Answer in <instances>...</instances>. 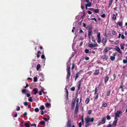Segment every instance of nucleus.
I'll return each instance as SVG.
<instances>
[{
	"instance_id": "f257e3e1",
	"label": "nucleus",
	"mask_w": 127,
	"mask_h": 127,
	"mask_svg": "<svg viewBox=\"0 0 127 127\" xmlns=\"http://www.w3.org/2000/svg\"><path fill=\"white\" fill-rule=\"evenodd\" d=\"M76 99L77 103L76 104V106L74 110V113L76 114H77L78 112L79 105L78 103L79 101V98H77Z\"/></svg>"
},
{
	"instance_id": "f03ea898",
	"label": "nucleus",
	"mask_w": 127,
	"mask_h": 127,
	"mask_svg": "<svg viewBox=\"0 0 127 127\" xmlns=\"http://www.w3.org/2000/svg\"><path fill=\"white\" fill-rule=\"evenodd\" d=\"M67 74L66 76V79H68V80H69V78L71 76V72H70V67L69 66L68 67L67 66Z\"/></svg>"
},
{
	"instance_id": "7ed1b4c3",
	"label": "nucleus",
	"mask_w": 127,
	"mask_h": 127,
	"mask_svg": "<svg viewBox=\"0 0 127 127\" xmlns=\"http://www.w3.org/2000/svg\"><path fill=\"white\" fill-rule=\"evenodd\" d=\"M122 111H118L116 113H115V117L114 119H117L118 120V118H119L120 116V115L122 113Z\"/></svg>"
},
{
	"instance_id": "20e7f679",
	"label": "nucleus",
	"mask_w": 127,
	"mask_h": 127,
	"mask_svg": "<svg viewBox=\"0 0 127 127\" xmlns=\"http://www.w3.org/2000/svg\"><path fill=\"white\" fill-rule=\"evenodd\" d=\"M77 95H76L75 97L73 99L71 102V108L72 110H73L74 108L75 103V100L77 97Z\"/></svg>"
},
{
	"instance_id": "39448f33",
	"label": "nucleus",
	"mask_w": 127,
	"mask_h": 127,
	"mask_svg": "<svg viewBox=\"0 0 127 127\" xmlns=\"http://www.w3.org/2000/svg\"><path fill=\"white\" fill-rule=\"evenodd\" d=\"M85 119L87 122H92L94 121V119L93 117L90 118L88 117L87 118H85Z\"/></svg>"
},
{
	"instance_id": "423d86ee",
	"label": "nucleus",
	"mask_w": 127,
	"mask_h": 127,
	"mask_svg": "<svg viewBox=\"0 0 127 127\" xmlns=\"http://www.w3.org/2000/svg\"><path fill=\"white\" fill-rule=\"evenodd\" d=\"M97 46H98V45L96 42H95V43L94 44L92 43L88 45V47L89 48Z\"/></svg>"
},
{
	"instance_id": "0eeeda50",
	"label": "nucleus",
	"mask_w": 127,
	"mask_h": 127,
	"mask_svg": "<svg viewBox=\"0 0 127 127\" xmlns=\"http://www.w3.org/2000/svg\"><path fill=\"white\" fill-rule=\"evenodd\" d=\"M107 41V39L106 37H104L103 38L102 40V42L104 46H105Z\"/></svg>"
},
{
	"instance_id": "6e6552de",
	"label": "nucleus",
	"mask_w": 127,
	"mask_h": 127,
	"mask_svg": "<svg viewBox=\"0 0 127 127\" xmlns=\"http://www.w3.org/2000/svg\"><path fill=\"white\" fill-rule=\"evenodd\" d=\"M112 48L110 47H105L103 51V53L105 54L107 53L108 51L109 50L111 49Z\"/></svg>"
},
{
	"instance_id": "1a4fd4ad",
	"label": "nucleus",
	"mask_w": 127,
	"mask_h": 127,
	"mask_svg": "<svg viewBox=\"0 0 127 127\" xmlns=\"http://www.w3.org/2000/svg\"><path fill=\"white\" fill-rule=\"evenodd\" d=\"M99 69H96L93 73L94 75H99Z\"/></svg>"
},
{
	"instance_id": "9d476101",
	"label": "nucleus",
	"mask_w": 127,
	"mask_h": 127,
	"mask_svg": "<svg viewBox=\"0 0 127 127\" xmlns=\"http://www.w3.org/2000/svg\"><path fill=\"white\" fill-rule=\"evenodd\" d=\"M118 120L117 119L115 120L113 122L112 125L113 127H116L117 125Z\"/></svg>"
},
{
	"instance_id": "9b49d317",
	"label": "nucleus",
	"mask_w": 127,
	"mask_h": 127,
	"mask_svg": "<svg viewBox=\"0 0 127 127\" xmlns=\"http://www.w3.org/2000/svg\"><path fill=\"white\" fill-rule=\"evenodd\" d=\"M71 123L70 120L69 119H68L66 124L67 127L71 126Z\"/></svg>"
},
{
	"instance_id": "f8f14e48",
	"label": "nucleus",
	"mask_w": 127,
	"mask_h": 127,
	"mask_svg": "<svg viewBox=\"0 0 127 127\" xmlns=\"http://www.w3.org/2000/svg\"><path fill=\"white\" fill-rule=\"evenodd\" d=\"M108 57L106 54H104L102 57V58L104 60H107L108 59Z\"/></svg>"
},
{
	"instance_id": "ddd939ff",
	"label": "nucleus",
	"mask_w": 127,
	"mask_h": 127,
	"mask_svg": "<svg viewBox=\"0 0 127 127\" xmlns=\"http://www.w3.org/2000/svg\"><path fill=\"white\" fill-rule=\"evenodd\" d=\"M92 29L91 28H89L88 30V34L92 35Z\"/></svg>"
},
{
	"instance_id": "4468645a",
	"label": "nucleus",
	"mask_w": 127,
	"mask_h": 127,
	"mask_svg": "<svg viewBox=\"0 0 127 127\" xmlns=\"http://www.w3.org/2000/svg\"><path fill=\"white\" fill-rule=\"evenodd\" d=\"M82 81L80 80L78 82V90H79L80 89L81 86V83Z\"/></svg>"
},
{
	"instance_id": "2eb2a0df",
	"label": "nucleus",
	"mask_w": 127,
	"mask_h": 127,
	"mask_svg": "<svg viewBox=\"0 0 127 127\" xmlns=\"http://www.w3.org/2000/svg\"><path fill=\"white\" fill-rule=\"evenodd\" d=\"M80 74L79 72H77L75 74V81L79 77V75Z\"/></svg>"
},
{
	"instance_id": "dca6fc26",
	"label": "nucleus",
	"mask_w": 127,
	"mask_h": 127,
	"mask_svg": "<svg viewBox=\"0 0 127 127\" xmlns=\"http://www.w3.org/2000/svg\"><path fill=\"white\" fill-rule=\"evenodd\" d=\"M65 90H66V98L67 100H68V92L67 89L66 88H65Z\"/></svg>"
},
{
	"instance_id": "f3484780",
	"label": "nucleus",
	"mask_w": 127,
	"mask_h": 127,
	"mask_svg": "<svg viewBox=\"0 0 127 127\" xmlns=\"http://www.w3.org/2000/svg\"><path fill=\"white\" fill-rule=\"evenodd\" d=\"M116 50L119 53L121 54H122V52L121 51L119 47H117L116 48Z\"/></svg>"
},
{
	"instance_id": "a211bd4d",
	"label": "nucleus",
	"mask_w": 127,
	"mask_h": 127,
	"mask_svg": "<svg viewBox=\"0 0 127 127\" xmlns=\"http://www.w3.org/2000/svg\"><path fill=\"white\" fill-rule=\"evenodd\" d=\"M125 86H123V84H122L121 86L120 87V88L121 89V90L122 92H124V89H125Z\"/></svg>"
},
{
	"instance_id": "6ab92c4d",
	"label": "nucleus",
	"mask_w": 127,
	"mask_h": 127,
	"mask_svg": "<svg viewBox=\"0 0 127 127\" xmlns=\"http://www.w3.org/2000/svg\"><path fill=\"white\" fill-rule=\"evenodd\" d=\"M117 24L119 26L121 27L123 25V21H119L117 23Z\"/></svg>"
},
{
	"instance_id": "aec40b11",
	"label": "nucleus",
	"mask_w": 127,
	"mask_h": 127,
	"mask_svg": "<svg viewBox=\"0 0 127 127\" xmlns=\"http://www.w3.org/2000/svg\"><path fill=\"white\" fill-rule=\"evenodd\" d=\"M105 122H106L105 118L104 117H103L102 119L101 122L102 124H104L105 123Z\"/></svg>"
},
{
	"instance_id": "412c9836",
	"label": "nucleus",
	"mask_w": 127,
	"mask_h": 127,
	"mask_svg": "<svg viewBox=\"0 0 127 127\" xmlns=\"http://www.w3.org/2000/svg\"><path fill=\"white\" fill-rule=\"evenodd\" d=\"M109 79V77L108 76H106L104 79V82L106 84L108 81Z\"/></svg>"
},
{
	"instance_id": "4be33fe9",
	"label": "nucleus",
	"mask_w": 127,
	"mask_h": 127,
	"mask_svg": "<svg viewBox=\"0 0 127 127\" xmlns=\"http://www.w3.org/2000/svg\"><path fill=\"white\" fill-rule=\"evenodd\" d=\"M97 42L99 44L101 42V39L100 37H97Z\"/></svg>"
},
{
	"instance_id": "5701e85b",
	"label": "nucleus",
	"mask_w": 127,
	"mask_h": 127,
	"mask_svg": "<svg viewBox=\"0 0 127 127\" xmlns=\"http://www.w3.org/2000/svg\"><path fill=\"white\" fill-rule=\"evenodd\" d=\"M112 20L115 21L116 19V17L115 14H113L112 18Z\"/></svg>"
},
{
	"instance_id": "b1692460",
	"label": "nucleus",
	"mask_w": 127,
	"mask_h": 127,
	"mask_svg": "<svg viewBox=\"0 0 127 127\" xmlns=\"http://www.w3.org/2000/svg\"><path fill=\"white\" fill-rule=\"evenodd\" d=\"M86 123V127H88L90 125L89 122H87L86 121H85Z\"/></svg>"
},
{
	"instance_id": "393cba45",
	"label": "nucleus",
	"mask_w": 127,
	"mask_h": 127,
	"mask_svg": "<svg viewBox=\"0 0 127 127\" xmlns=\"http://www.w3.org/2000/svg\"><path fill=\"white\" fill-rule=\"evenodd\" d=\"M33 91H34V95H36V94L37 93L38 91L36 90V88H35L33 89Z\"/></svg>"
},
{
	"instance_id": "a878e982",
	"label": "nucleus",
	"mask_w": 127,
	"mask_h": 127,
	"mask_svg": "<svg viewBox=\"0 0 127 127\" xmlns=\"http://www.w3.org/2000/svg\"><path fill=\"white\" fill-rule=\"evenodd\" d=\"M97 89H98V88L97 87H95V93H94V95H95L96 94H97Z\"/></svg>"
},
{
	"instance_id": "bb28decb",
	"label": "nucleus",
	"mask_w": 127,
	"mask_h": 127,
	"mask_svg": "<svg viewBox=\"0 0 127 127\" xmlns=\"http://www.w3.org/2000/svg\"><path fill=\"white\" fill-rule=\"evenodd\" d=\"M111 90H109L107 93L106 95L107 96H109L110 95V94L111 92Z\"/></svg>"
},
{
	"instance_id": "cd10ccee",
	"label": "nucleus",
	"mask_w": 127,
	"mask_h": 127,
	"mask_svg": "<svg viewBox=\"0 0 127 127\" xmlns=\"http://www.w3.org/2000/svg\"><path fill=\"white\" fill-rule=\"evenodd\" d=\"M46 106L47 107H48L49 106H50L51 105V104L50 103H46L45 104Z\"/></svg>"
},
{
	"instance_id": "c85d7f7f",
	"label": "nucleus",
	"mask_w": 127,
	"mask_h": 127,
	"mask_svg": "<svg viewBox=\"0 0 127 127\" xmlns=\"http://www.w3.org/2000/svg\"><path fill=\"white\" fill-rule=\"evenodd\" d=\"M90 99L89 98H87L85 101L86 104H87L89 103L90 101Z\"/></svg>"
},
{
	"instance_id": "c756f323",
	"label": "nucleus",
	"mask_w": 127,
	"mask_h": 127,
	"mask_svg": "<svg viewBox=\"0 0 127 127\" xmlns=\"http://www.w3.org/2000/svg\"><path fill=\"white\" fill-rule=\"evenodd\" d=\"M113 0H109V2L108 7H110L112 4Z\"/></svg>"
},
{
	"instance_id": "7c9ffc66",
	"label": "nucleus",
	"mask_w": 127,
	"mask_h": 127,
	"mask_svg": "<svg viewBox=\"0 0 127 127\" xmlns=\"http://www.w3.org/2000/svg\"><path fill=\"white\" fill-rule=\"evenodd\" d=\"M115 56H111L110 57V59L111 61H113L115 60Z\"/></svg>"
},
{
	"instance_id": "2f4dec72",
	"label": "nucleus",
	"mask_w": 127,
	"mask_h": 127,
	"mask_svg": "<svg viewBox=\"0 0 127 127\" xmlns=\"http://www.w3.org/2000/svg\"><path fill=\"white\" fill-rule=\"evenodd\" d=\"M40 125H44L45 124V122L43 121H40L39 123Z\"/></svg>"
},
{
	"instance_id": "473e14b6",
	"label": "nucleus",
	"mask_w": 127,
	"mask_h": 127,
	"mask_svg": "<svg viewBox=\"0 0 127 127\" xmlns=\"http://www.w3.org/2000/svg\"><path fill=\"white\" fill-rule=\"evenodd\" d=\"M107 104L106 103H103L102 104V107H105L107 106Z\"/></svg>"
},
{
	"instance_id": "72a5a7b5",
	"label": "nucleus",
	"mask_w": 127,
	"mask_h": 127,
	"mask_svg": "<svg viewBox=\"0 0 127 127\" xmlns=\"http://www.w3.org/2000/svg\"><path fill=\"white\" fill-rule=\"evenodd\" d=\"M40 64H38V65H37L36 68L37 70H38L39 68H40Z\"/></svg>"
},
{
	"instance_id": "f704fd0d",
	"label": "nucleus",
	"mask_w": 127,
	"mask_h": 127,
	"mask_svg": "<svg viewBox=\"0 0 127 127\" xmlns=\"http://www.w3.org/2000/svg\"><path fill=\"white\" fill-rule=\"evenodd\" d=\"M98 97V94H96V96L94 98V100L95 101V100L97 99Z\"/></svg>"
},
{
	"instance_id": "c9c22d12",
	"label": "nucleus",
	"mask_w": 127,
	"mask_h": 127,
	"mask_svg": "<svg viewBox=\"0 0 127 127\" xmlns=\"http://www.w3.org/2000/svg\"><path fill=\"white\" fill-rule=\"evenodd\" d=\"M40 109L41 110H44V107L43 105H41L40 107Z\"/></svg>"
},
{
	"instance_id": "e433bc0d",
	"label": "nucleus",
	"mask_w": 127,
	"mask_h": 127,
	"mask_svg": "<svg viewBox=\"0 0 127 127\" xmlns=\"http://www.w3.org/2000/svg\"><path fill=\"white\" fill-rule=\"evenodd\" d=\"M91 3H92L91 2H90L86 4L85 5L87 6L88 7V6L89 7H90L91 6Z\"/></svg>"
},
{
	"instance_id": "4c0bfd02",
	"label": "nucleus",
	"mask_w": 127,
	"mask_h": 127,
	"mask_svg": "<svg viewBox=\"0 0 127 127\" xmlns=\"http://www.w3.org/2000/svg\"><path fill=\"white\" fill-rule=\"evenodd\" d=\"M29 124L28 123H26L25 124V126L26 127H30Z\"/></svg>"
},
{
	"instance_id": "58836bf2",
	"label": "nucleus",
	"mask_w": 127,
	"mask_h": 127,
	"mask_svg": "<svg viewBox=\"0 0 127 127\" xmlns=\"http://www.w3.org/2000/svg\"><path fill=\"white\" fill-rule=\"evenodd\" d=\"M37 78L36 77H34L33 78V81L34 82H36L37 81Z\"/></svg>"
},
{
	"instance_id": "ea45409f",
	"label": "nucleus",
	"mask_w": 127,
	"mask_h": 127,
	"mask_svg": "<svg viewBox=\"0 0 127 127\" xmlns=\"http://www.w3.org/2000/svg\"><path fill=\"white\" fill-rule=\"evenodd\" d=\"M81 122L83 124H84V122L83 116H82L81 117Z\"/></svg>"
},
{
	"instance_id": "a19ab883",
	"label": "nucleus",
	"mask_w": 127,
	"mask_h": 127,
	"mask_svg": "<svg viewBox=\"0 0 127 127\" xmlns=\"http://www.w3.org/2000/svg\"><path fill=\"white\" fill-rule=\"evenodd\" d=\"M99 11V10L98 9H95L94 10V12H95V13H98Z\"/></svg>"
},
{
	"instance_id": "79ce46f5",
	"label": "nucleus",
	"mask_w": 127,
	"mask_h": 127,
	"mask_svg": "<svg viewBox=\"0 0 127 127\" xmlns=\"http://www.w3.org/2000/svg\"><path fill=\"white\" fill-rule=\"evenodd\" d=\"M124 45V44L122 43L120 44V46H121V49L123 50L124 49V48L123 46Z\"/></svg>"
},
{
	"instance_id": "37998d69",
	"label": "nucleus",
	"mask_w": 127,
	"mask_h": 127,
	"mask_svg": "<svg viewBox=\"0 0 127 127\" xmlns=\"http://www.w3.org/2000/svg\"><path fill=\"white\" fill-rule=\"evenodd\" d=\"M106 118L107 120H110L111 119V118L110 117V116L109 115H108L106 117Z\"/></svg>"
},
{
	"instance_id": "c03bdc74",
	"label": "nucleus",
	"mask_w": 127,
	"mask_h": 127,
	"mask_svg": "<svg viewBox=\"0 0 127 127\" xmlns=\"http://www.w3.org/2000/svg\"><path fill=\"white\" fill-rule=\"evenodd\" d=\"M92 40L95 43V42H95V39L93 36H92Z\"/></svg>"
},
{
	"instance_id": "a18cd8bd",
	"label": "nucleus",
	"mask_w": 127,
	"mask_h": 127,
	"mask_svg": "<svg viewBox=\"0 0 127 127\" xmlns=\"http://www.w3.org/2000/svg\"><path fill=\"white\" fill-rule=\"evenodd\" d=\"M92 112V110H90L88 111V114L89 115H90Z\"/></svg>"
},
{
	"instance_id": "49530a36",
	"label": "nucleus",
	"mask_w": 127,
	"mask_h": 127,
	"mask_svg": "<svg viewBox=\"0 0 127 127\" xmlns=\"http://www.w3.org/2000/svg\"><path fill=\"white\" fill-rule=\"evenodd\" d=\"M34 110L35 112H37L39 111V110L38 108H36L34 109Z\"/></svg>"
},
{
	"instance_id": "de8ad7c7",
	"label": "nucleus",
	"mask_w": 127,
	"mask_h": 127,
	"mask_svg": "<svg viewBox=\"0 0 127 127\" xmlns=\"http://www.w3.org/2000/svg\"><path fill=\"white\" fill-rule=\"evenodd\" d=\"M74 66H75L74 64V63H73L72 64V66L71 67L72 70H73L74 69Z\"/></svg>"
},
{
	"instance_id": "09e8293b",
	"label": "nucleus",
	"mask_w": 127,
	"mask_h": 127,
	"mask_svg": "<svg viewBox=\"0 0 127 127\" xmlns=\"http://www.w3.org/2000/svg\"><path fill=\"white\" fill-rule=\"evenodd\" d=\"M75 87H73L71 88V90L72 91H74L75 90Z\"/></svg>"
},
{
	"instance_id": "8fccbe9b",
	"label": "nucleus",
	"mask_w": 127,
	"mask_h": 127,
	"mask_svg": "<svg viewBox=\"0 0 127 127\" xmlns=\"http://www.w3.org/2000/svg\"><path fill=\"white\" fill-rule=\"evenodd\" d=\"M85 52L86 53H89V50L88 49H86L85 50Z\"/></svg>"
},
{
	"instance_id": "3c124183",
	"label": "nucleus",
	"mask_w": 127,
	"mask_h": 127,
	"mask_svg": "<svg viewBox=\"0 0 127 127\" xmlns=\"http://www.w3.org/2000/svg\"><path fill=\"white\" fill-rule=\"evenodd\" d=\"M28 100L29 101L31 102H32V97H30V98H29Z\"/></svg>"
},
{
	"instance_id": "603ef678",
	"label": "nucleus",
	"mask_w": 127,
	"mask_h": 127,
	"mask_svg": "<svg viewBox=\"0 0 127 127\" xmlns=\"http://www.w3.org/2000/svg\"><path fill=\"white\" fill-rule=\"evenodd\" d=\"M90 20H94L95 21V22H97V20L95 18H91V19H90Z\"/></svg>"
},
{
	"instance_id": "864d4df0",
	"label": "nucleus",
	"mask_w": 127,
	"mask_h": 127,
	"mask_svg": "<svg viewBox=\"0 0 127 127\" xmlns=\"http://www.w3.org/2000/svg\"><path fill=\"white\" fill-rule=\"evenodd\" d=\"M43 119L44 121H48L49 120V118L48 119H47L46 118L44 117L43 118Z\"/></svg>"
},
{
	"instance_id": "5fc2aeb1",
	"label": "nucleus",
	"mask_w": 127,
	"mask_h": 127,
	"mask_svg": "<svg viewBox=\"0 0 127 127\" xmlns=\"http://www.w3.org/2000/svg\"><path fill=\"white\" fill-rule=\"evenodd\" d=\"M23 122H22L20 123V125L21 127H23Z\"/></svg>"
},
{
	"instance_id": "6e6d98bb",
	"label": "nucleus",
	"mask_w": 127,
	"mask_h": 127,
	"mask_svg": "<svg viewBox=\"0 0 127 127\" xmlns=\"http://www.w3.org/2000/svg\"><path fill=\"white\" fill-rule=\"evenodd\" d=\"M20 109V108L19 106H17V108L16 110L17 111H19Z\"/></svg>"
},
{
	"instance_id": "4d7b16f0",
	"label": "nucleus",
	"mask_w": 127,
	"mask_h": 127,
	"mask_svg": "<svg viewBox=\"0 0 127 127\" xmlns=\"http://www.w3.org/2000/svg\"><path fill=\"white\" fill-rule=\"evenodd\" d=\"M41 58L42 59H44L45 58V56L43 54L41 55Z\"/></svg>"
},
{
	"instance_id": "13d9d810",
	"label": "nucleus",
	"mask_w": 127,
	"mask_h": 127,
	"mask_svg": "<svg viewBox=\"0 0 127 127\" xmlns=\"http://www.w3.org/2000/svg\"><path fill=\"white\" fill-rule=\"evenodd\" d=\"M85 59L86 61H88L89 59V57L86 56L85 57Z\"/></svg>"
},
{
	"instance_id": "bf43d9fd",
	"label": "nucleus",
	"mask_w": 127,
	"mask_h": 127,
	"mask_svg": "<svg viewBox=\"0 0 127 127\" xmlns=\"http://www.w3.org/2000/svg\"><path fill=\"white\" fill-rule=\"evenodd\" d=\"M26 92V90L25 89H24L22 90V92L23 93H25Z\"/></svg>"
},
{
	"instance_id": "052dcab7",
	"label": "nucleus",
	"mask_w": 127,
	"mask_h": 127,
	"mask_svg": "<svg viewBox=\"0 0 127 127\" xmlns=\"http://www.w3.org/2000/svg\"><path fill=\"white\" fill-rule=\"evenodd\" d=\"M123 63L124 64L127 63V60H123Z\"/></svg>"
},
{
	"instance_id": "680f3d73",
	"label": "nucleus",
	"mask_w": 127,
	"mask_h": 127,
	"mask_svg": "<svg viewBox=\"0 0 127 127\" xmlns=\"http://www.w3.org/2000/svg\"><path fill=\"white\" fill-rule=\"evenodd\" d=\"M79 33H83V32L81 29H80L79 31Z\"/></svg>"
},
{
	"instance_id": "e2e57ef3",
	"label": "nucleus",
	"mask_w": 127,
	"mask_h": 127,
	"mask_svg": "<svg viewBox=\"0 0 127 127\" xmlns=\"http://www.w3.org/2000/svg\"><path fill=\"white\" fill-rule=\"evenodd\" d=\"M27 115V113L26 112H25L24 113V117H26Z\"/></svg>"
},
{
	"instance_id": "0e129e2a",
	"label": "nucleus",
	"mask_w": 127,
	"mask_h": 127,
	"mask_svg": "<svg viewBox=\"0 0 127 127\" xmlns=\"http://www.w3.org/2000/svg\"><path fill=\"white\" fill-rule=\"evenodd\" d=\"M89 10L92 11H94V9L93 8H90L89 9Z\"/></svg>"
},
{
	"instance_id": "69168bd1",
	"label": "nucleus",
	"mask_w": 127,
	"mask_h": 127,
	"mask_svg": "<svg viewBox=\"0 0 127 127\" xmlns=\"http://www.w3.org/2000/svg\"><path fill=\"white\" fill-rule=\"evenodd\" d=\"M24 105L25 106H26L28 105V103L27 102H25L24 103Z\"/></svg>"
},
{
	"instance_id": "338daca9",
	"label": "nucleus",
	"mask_w": 127,
	"mask_h": 127,
	"mask_svg": "<svg viewBox=\"0 0 127 127\" xmlns=\"http://www.w3.org/2000/svg\"><path fill=\"white\" fill-rule=\"evenodd\" d=\"M112 126V124H109L107 126V127H111Z\"/></svg>"
},
{
	"instance_id": "774afa93",
	"label": "nucleus",
	"mask_w": 127,
	"mask_h": 127,
	"mask_svg": "<svg viewBox=\"0 0 127 127\" xmlns=\"http://www.w3.org/2000/svg\"><path fill=\"white\" fill-rule=\"evenodd\" d=\"M116 33L115 32V31H112V33L113 35H114Z\"/></svg>"
}]
</instances>
